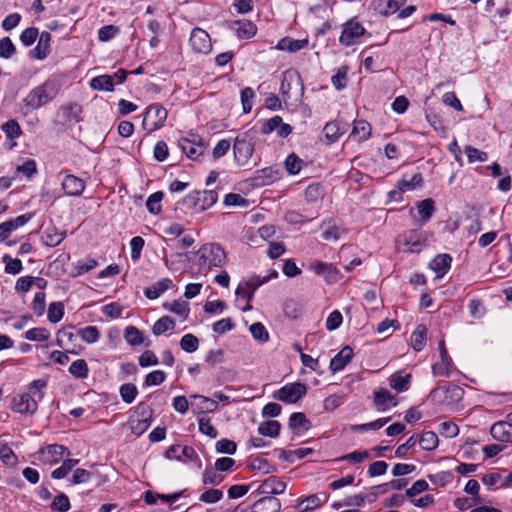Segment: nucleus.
Wrapping results in <instances>:
<instances>
[{"mask_svg":"<svg viewBox=\"0 0 512 512\" xmlns=\"http://www.w3.org/2000/svg\"><path fill=\"white\" fill-rule=\"evenodd\" d=\"M46 386L45 380H33L28 385V392L19 393L13 397L12 409L20 414H34L38 409V402L43 399V390Z\"/></svg>","mask_w":512,"mask_h":512,"instance_id":"1","label":"nucleus"},{"mask_svg":"<svg viewBox=\"0 0 512 512\" xmlns=\"http://www.w3.org/2000/svg\"><path fill=\"white\" fill-rule=\"evenodd\" d=\"M60 88L59 81L49 78L30 90L23 102L29 109L37 110L53 101L59 94Z\"/></svg>","mask_w":512,"mask_h":512,"instance_id":"2","label":"nucleus"},{"mask_svg":"<svg viewBox=\"0 0 512 512\" xmlns=\"http://www.w3.org/2000/svg\"><path fill=\"white\" fill-rule=\"evenodd\" d=\"M196 264L199 273L206 274L212 268L222 267L226 262V253L222 247L215 243H208L196 252Z\"/></svg>","mask_w":512,"mask_h":512,"instance_id":"3","label":"nucleus"},{"mask_svg":"<svg viewBox=\"0 0 512 512\" xmlns=\"http://www.w3.org/2000/svg\"><path fill=\"white\" fill-rule=\"evenodd\" d=\"M426 232L418 229L404 231L397 237V245L403 252L418 253L427 245Z\"/></svg>","mask_w":512,"mask_h":512,"instance_id":"4","label":"nucleus"},{"mask_svg":"<svg viewBox=\"0 0 512 512\" xmlns=\"http://www.w3.org/2000/svg\"><path fill=\"white\" fill-rule=\"evenodd\" d=\"M255 142L249 133H243L235 138L233 145L234 160L238 166L248 164L254 152Z\"/></svg>","mask_w":512,"mask_h":512,"instance_id":"5","label":"nucleus"},{"mask_svg":"<svg viewBox=\"0 0 512 512\" xmlns=\"http://www.w3.org/2000/svg\"><path fill=\"white\" fill-rule=\"evenodd\" d=\"M218 200V194L214 190L193 191L183 200V204L190 209L204 211L212 207Z\"/></svg>","mask_w":512,"mask_h":512,"instance_id":"6","label":"nucleus"},{"mask_svg":"<svg viewBox=\"0 0 512 512\" xmlns=\"http://www.w3.org/2000/svg\"><path fill=\"white\" fill-rule=\"evenodd\" d=\"M167 115L168 112L162 105L152 104L146 108L142 126L148 132L156 131L164 125Z\"/></svg>","mask_w":512,"mask_h":512,"instance_id":"7","label":"nucleus"},{"mask_svg":"<svg viewBox=\"0 0 512 512\" xmlns=\"http://www.w3.org/2000/svg\"><path fill=\"white\" fill-rule=\"evenodd\" d=\"M307 393V387L301 382L288 383L276 391L274 398L287 404L299 401Z\"/></svg>","mask_w":512,"mask_h":512,"instance_id":"8","label":"nucleus"},{"mask_svg":"<svg viewBox=\"0 0 512 512\" xmlns=\"http://www.w3.org/2000/svg\"><path fill=\"white\" fill-rule=\"evenodd\" d=\"M366 29L355 19H350L343 24L339 42L344 46H352L359 42Z\"/></svg>","mask_w":512,"mask_h":512,"instance_id":"9","label":"nucleus"},{"mask_svg":"<svg viewBox=\"0 0 512 512\" xmlns=\"http://www.w3.org/2000/svg\"><path fill=\"white\" fill-rule=\"evenodd\" d=\"M38 454L41 462L52 465L60 462L65 455H70V452L63 445L51 444L41 448Z\"/></svg>","mask_w":512,"mask_h":512,"instance_id":"10","label":"nucleus"},{"mask_svg":"<svg viewBox=\"0 0 512 512\" xmlns=\"http://www.w3.org/2000/svg\"><path fill=\"white\" fill-rule=\"evenodd\" d=\"M189 43L192 49L198 53L207 54L212 49L209 34L201 28H194L192 30Z\"/></svg>","mask_w":512,"mask_h":512,"instance_id":"11","label":"nucleus"},{"mask_svg":"<svg viewBox=\"0 0 512 512\" xmlns=\"http://www.w3.org/2000/svg\"><path fill=\"white\" fill-rule=\"evenodd\" d=\"M286 490V483L275 476L265 479L255 490L256 495L272 496L283 494Z\"/></svg>","mask_w":512,"mask_h":512,"instance_id":"12","label":"nucleus"},{"mask_svg":"<svg viewBox=\"0 0 512 512\" xmlns=\"http://www.w3.org/2000/svg\"><path fill=\"white\" fill-rule=\"evenodd\" d=\"M31 214H23L14 219L5 221L0 224V242H6L11 233L18 228L24 226L31 219Z\"/></svg>","mask_w":512,"mask_h":512,"instance_id":"13","label":"nucleus"},{"mask_svg":"<svg viewBox=\"0 0 512 512\" xmlns=\"http://www.w3.org/2000/svg\"><path fill=\"white\" fill-rule=\"evenodd\" d=\"M190 398L194 400L191 402V406L195 414L212 413L218 408L217 401L206 396L193 394Z\"/></svg>","mask_w":512,"mask_h":512,"instance_id":"14","label":"nucleus"},{"mask_svg":"<svg viewBox=\"0 0 512 512\" xmlns=\"http://www.w3.org/2000/svg\"><path fill=\"white\" fill-rule=\"evenodd\" d=\"M492 438L501 443H512V423L508 421L495 422L490 428Z\"/></svg>","mask_w":512,"mask_h":512,"instance_id":"15","label":"nucleus"},{"mask_svg":"<svg viewBox=\"0 0 512 512\" xmlns=\"http://www.w3.org/2000/svg\"><path fill=\"white\" fill-rule=\"evenodd\" d=\"M373 403L376 406L377 410L380 412H384L391 407L397 406V400L395 395H393L387 389H380L374 392Z\"/></svg>","mask_w":512,"mask_h":512,"instance_id":"16","label":"nucleus"},{"mask_svg":"<svg viewBox=\"0 0 512 512\" xmlns=\"http://www.w3.org/2000/svg\"><path fill=\"white\" fill-rule=\"evenodd\" d=\"M51 34L47 31L40 33L35 48L30 50L29 55L33 59L44 60L50 53Z\"/></svg>","mask_w":512,"mask_h":512,"instance_id":"17","label":"nucleus"},{"mask_svg":"<svg viewBox=\"0 0 512 512\" xmlns=\"http://www.w3.org/2000/svg\"><path fill=\"white\" fill-rule=\"evenodd\" d=\"M61 185L67 196H80L85 189L84 181L72 174L66 175Z\"/></svg>","mask_w":512,"mask_h":512,"instance_id":"18","label":"nucleus"},{"mask_svg":"<svg viewBox=\"0 0 512 512\" xmlns=\"http://www.w3.org/2000/svg\"><path fill=\"white\" fill-rule=\"evenodd\" d=\"M180 147L186 156L192 160H196L204 151L202 139L199 137H194V139H182L180 141Z\"/></svg>","mask_w":512,"mask_h":512,"instance_id":"19","label":"nucleus"},{"mask_svg":"<svg viewBox=\"0 0 512 512\" xmlns=\"http://www.w3.org/2000/svg\"><path fill=\"white\" fill-rule=\"evenodd\" d=\"M280 510L281 502L273 496H263L251 506V512H279Z\"/></svg>","mask_w":512,"mask_h":512,"instance_id":"20","label":"nucleus"},{"mask_svg":"<svg viewBox=\"0 0 512 512\" xmlns=\"http://www.w3.org/2000/svg\"><path fill=\"white\" fill-rule=\"evenodd\" d=\"M353 356V349L350 346H345L331 359L329 366L330 370L333 373L343 370L345 366L352 360Z\"/></svg>","mask_w":512,"mask_h":512,"instance_id":"21","label":"nucleus"},{"mask_svg":"<svg viewBox=\"0 0 512 512\" xmlns=\"http://www.w3.org/2000/svg\"><path fill=\"white\" fill-rule=\"evenodd\" d=\"M441 393H445V400L447 403L458 402L462 399L463 389L458 385L451 384L447 387L435 388L430 392V396L436 398Z\"/></svg>","mask_w":512,"mask_h":512,"instance_id":"22","label":"nucleus"},{"mask_svg":"<svg viewBox=\"0 0 512 512\" xmlns=\"http://www.w3.org/2000/svg\"><path fill=\"white\" fill-rule=\"evenodd\" d=\"M246 284H239L235 294H236V306L242 310L243 312L250 311L252 306L250 305L251 300L253 299L254 293L251 290H248Z\"/></svg>","mask_w":512,"mask_h":512,"instance_id":"23","label":"nucleus"},{"mask_svg":"<svg viewBox=\"0 0 512 512\" xmlns=\"http://www.w3.org/2000/svg\"><path fill=\"white\" fill-rule=\"evenodd\" d=\"M174 287L173 281L170 278H162L154 283L152 286L145 290V296L154 300L160 297L164 292Z\"/></svg>","mask_w":512,"mask_h":512,"instance_id":"24","label":"nucleus"},{"mask_svg":"<svg viewBox=\"0 0 512 512\" xmlns=\"http://www.w3.org/2000/svg\"><path fill=\"white\" fill-rule=\"evenodd\" d=\"M452 257L443 253L437 255L429 264L430 268L436 273L437 277H443L451 268Z\"/></svg>","mask_w":512,"mask_h":512,"instance_id":"25","label":"nucleus"},{"mask_svg":"<svg viewBox=\"0 0 512 512\" xmlns=\"http://www.w3.org/2000/svg\"><path fill=\"white\" fill-rule=\"evenodd\" d=\"M372 133V127L371 125L361 119V120H355L353 122V128L351 131V137L358 142L366 141L370 138Z\"/></svg>","mask_w":512,"mask_h":512,"instance_id":"26","label":"nucleus"},{"mask_svg":"<svg viewBox=\"0 0 512 512\" xmlns=\"http://www.w3.org/2000/svg\"><path fill=\"white\" fill-rule=\"evenodd\" d=\"M411 374L402 371L393 373L389 378V385L397 392H405L410 388Z\"/></svg>","mask_w":512,"mask_h":512,"instance_id":"27","label":"nucleus"},{"mask_svg":"<svg viewBox=\"0 0 512 512\" xmlns=\"http://www.w3.org/2000/svg\"><path fill=\"white\" fill-rule=\"evenodd\" d=\"M321 228L323 230L322 237L327 241H337L347 232L345 228L337 226L331 220L323 222Z\"/></svg>","mask_w":512,"mask_h":512,"instance_id":"28","label":"nucleus"},{"mask_svg":"<svg viewBox=\"0 0 512 512\" xmlns=\"http://www.w3.org/2000/svg\"><path fill=\"white\" fill-rule=\"evenodd\" d=\"M307 45V39H293L290 37H284L278 41L276 49L294 53L301 49H304Z\"/></svg>","mask_w":512,"mask_h":512,"instance_id":"29","label":"nucleus"},{"mask_svg":"<svg viewBox=\"0 0 512 512\" xmlns=\"http://www.w3.org/2000/svg\"><path fill=\"white\" fill-rule=\"evenodd\" d=\"M60 110L63 114L65 122L67 123H76L81 120L80 115L82 113V108L77 103H69L67 105H63Z\"/></svg>","mask_w":512,"mask_h":512,"instance_id":"30","label":"nucleus"},{"mask_svg":"<svg viewBox=\"0 0 512 512\" xmlns=\"http://www.w3.org/2000/svg\"><path fill=\"white\" fill-rule=\"evenodd\" d=\"M163 307L165 310L176 314L183 320H185L190 313V308H189L188 303L185 301H182V300H174L170 303H165L163 305Z\"/></svg>","mask_w":512,"mask_h":512,"instance_id":"31","label":"nucleus"},{"mask_svg":"<svg viewBox=\"0 0 512 512\" xmlns=\"http://www.w3.org/2000/svg\"><path fill=\"white\" fill-rule=\"evenodd\" d=\"M324 134L331 142H335L346 131V125L338 121L328 122L324 126Z\"/></svg>","mask_w":512,"mask_h":512,"instance_id":"32","label":"nucleus"},{"mask_svg":"<svg viewBox=\"0 0 512 512\" xmlns=\"http://www.w3.org/2000/svg\"><path fill=\"white\" fill-rule=\"evenodd\" d=\"M123 337L130 346H139L144 342L143 333L135 326L129 325L124 329Z\"/></svg>","mask_w":512,"mask_h":512,"instance_id":"33","label":"nucleus"},{"mask_svg":"<svg viewBox=\"0 0 512 512\" xmlns=\"http://www.w3.org/2000/svg\"><path fill=\"white\" fill-rule=\"evenodd\" d=\"M281 425L276 420H268L259 424L258 432L262 436L276 438L279 435Z\"/></svg>","mask_w":512,"mask_h":512,"instance_id":"34","label":"nucleus"},{"mask_svg":"<svg viewBox=\"0 0 512 512\" xmlns=\"http://www.w3.org/2000/svg\"><path fill=\"white\" fill-rule=\"evenodd\" d=\"M176 326L175 321L169 316L159 318L152 326V332L155 336H160L166 331L173 330Z\"/></svg>","mask_w":512,"mask_h":512,"instance_id":"35","label":"nucleus"},{"mask_svg":"<svg viewBox=\"0 0 512 512\" xmlns=\"http://www.w3.org/2000/svg\"><path fill=\"white\" fill-rule=\"evenodd\" d=\"M224 479L225 476L222 475L221 472H218L215 467H206L202 475V482L204 485L217 486L220 485Z\"/></svg>","mask_w":512,"mask_h":512,"instance_id":"36","label":"nucleus"},{"mask_svg":"<svg viewBox=\"0 0 512 512\" xmlns=\"http://www.w3.org/2000/svg\"><path fill=\"white\" fill-rule=\"evenodd\" d=\"M90 87L93 90L98 91H113L114 85L112 83V78L109 77L108 74L100 75L94 77L90 81Z\"/></svg>","mask_w":512,"mask_h":512,"instance_id":"37","label":"nucleus"},{"mask_svg":"<svg viewBox=\"0 0 512 512\" xmlns=\"http://www.w3.org/2000/svg\"><path fill=\"white\" fill-rule=\"evenodd\" d=\"M426 333L427 331L425 326H418L411 334L410 342L415 351L419 352L424 348L426 343Z\"/></svg>","mask_w":512,"mask_h":512,"instance_id":"38","label":"nucleus"},{"mask_svg":"<svg viewBox=\"0 0 512 512\" xmlns=\"http://www.w3.org/2000/svg\"><path fill=\"white\" fill-rule=\"evenodd\" d=\"M452 365L451 358H440L439 361L432 365V374L434 376L449 377Z\"/></svg>","mask_w":512,"mask_h":512,"instance_id":"39","label":"nucleus"},{"mask_svg":"<svg viewBox=\"0 0 512 512\" xmlns=\"http://www.w3.org/2000/svg\"><path fill=\"white\" fill-rule=\"evenodd\" d=\"M68 370L72 376L79 379H85L89 374V368L84 359H77L73 361Z\"/></svg>","mask_w":512,"mask_h":512,"instance_id":"40","label":"nucleus"},{"mask_svg":"<svg viewBox=\"0 0 512 512\" xmlns=\"http://www.w3.org/2000/svg\"><path fill=\"white\" fill-rule=\"evenodd\" d=\"M419 444L423 450L432 451L438 447V436L433 431H426L421 435Z\"/></svg>","mask_w":512,"mask_h":512,"instance_id":"41","label":"nucleus"},{"mask_svg":"<svg viewBox=\"0 0 512 512\" xmlns=\"http://www.w3.org/2000/svg\"><path fill=\"white\" fill-rule=\"evenodd\" d=\"M24 337L29 341L44 342L50 338V332L46 328L35 327L27 330Z\"/></svg>","mask_w":512,"mask_h":512,"instance_id":"42","label":"nucleus"},{"mask_svg":"<svg viewBox=\"0 0 512 512\" xmlns=\"http://www.w3.org/2000/svg\"><path fill=\"white\" fill-rule=\"evenodd\" d=\"M78 463H79L78 459H67V460H65L60 467L56 468L52 472L51 477L53 479H63V478H65L73 470V468Z\"/></svg>","mask_w":512,"mask_h":512,"instance_id":"43","label":"nucleus"},{"mask_svg":"<svg viewBox=\"0 0 512 512\" xmlns=\"http://www.w3.org/2000/svg\"><path fill=\"white\" fill-rule=\"evenodd\" d=\"M303 166V160L298 157L295 153H291L287 156L285 160V169L291 174L295 175L300 172Z\"/></svg>","mask_w":512,"mask_h":512,"instance_id":"44","label":"nucleus"},{"mask_svg":"<svg viewBox=\"0 0 512 512\" xmlns=\"http://www.w3.org/2000/svg\"><path fill=\"white\" fill-rule=\"evenodd\" d=\"M78 335L82 341L88 344L97 342L100 337L99 330L96 326H86L78 331Z\"/></svg>","mask_w":512,"mask_h":512,"instance_id":"45","label":"nucleus"},{"mask_svg":"<svg viewBox=\"0 0 512 512\" xmlns=\"http://www.w3.org/2000/svg\"><path fill=\"white\" fill-rule=\"evenodd\" d=\"M64 316V305L62 302H52L49 305L47 318L51 323H58Z\"/></svg>","mask_w":512,"mask_h":512,"instance_id":"46","label":"nucleus"},{"mask_svg":"<svg viewBox=\"0 0 512 512\" xmlns=\"http://www.w3.org/2000/svg\"><path fill=\"white\" fill-rule=\"evenodd\" d=\"M377 495H378V492H375V491L371 493V498H369V495L363 494V493L353 495L344 500V505L359 507L364 504L366 499H368L369 502L375 501V499L377 498Z\"/></svg>","mask_w":512,"mask_h":512,"instance_id":"47","label":"nucleus"},{"mask_svg":"<svg viewBox=\"0 0 512 512\" xmlns=\"http://www.w3.org/2000/svg\"><path fill=\"white\" fill-rule=\"evenodd\" d=\"M407 485V481L404 479H395L384 484H380L372 487V490L379 493H386L389 490H401Z\"/></svg>","mask_w":512,"mask_h":512,"instance_id":"48","label":"nucleus"},{"mask_svg":"<svg viewBox=\"0 0 512 512\" xmlns=\"http://www.w3.org/2000/svg\"><path fill=\"white\" fill-rule=\"evenodd\" d=\"M119 392L122 400L127 404L132 403L138 395L137 387L132 383L121 385Z\"/></svg>","mask_w":512,"mask_h":512,"instance_id":"49","label":"nucleus"},{"mask_svg":"<svg viewBox=\"0 0 512 512\" xmlns=\"http://www.w3.org/2000/svg\"><path fill=\"white\" fill-rule=\"evenodd\" d=\"M236 34L239 38L249 39L256 34L257 28L251 21L238 22Z\"/></svg>","mask_w":512,"mask_h":512,"instance_id":"50","label":"nucleus"},{"mask_svg":"<svg viewBox=\"0 0 512 512\" xmlns=\"http://www.w3.org/2000/svg\"><path fill=\"white\" fill-rule=\"evenodd\" d=\"M16 53V47L9 37L0 39V58L10 59Z\"/></svg>","mask_w":512,"mask_h":512,"instance_id":"51","label":"nucleus"},{"mask_svg":"<svg viewBox=\"0 0 512 512\" xmlns=\"http://www.w3.org/2000/svg\"><path fill=\"white\" fill-rule=\"evenodd\" d=\"M422 182V176L419 173H416L410 177V179H406L404 177L401 181L398 182V188L405 192V191H411L417 186H419Z\"/></svg>","mask_w":512,"mask_h":512,"instance_id":"52","label":"nucleus"},{"mask_svg":"<svg viewBox=\"0 0 512 512\" xmlns=\"http://www.w3.org/2000/svg\"><path fill=\"white\" fill-rule=\"evenodd\" d=\"M180 346L185 352L193 353L199 347V340L193 334H185L180 340Z\"/></svg>","mask_w":512,"mask_h":512,"instance_id":"53","label":"nucleus"},{"mask_svg":"<svg viewBox=\"0 0 512 512\" xmlns=\"http://www.w3.org/2000/svg\"><path fill=\"white\" fill-rule=\"evenodd\" d=\"M418 213L424 221H428L434 212V201L432 199H424L417 205Z\"/></svg>","mask_w":512,"mask_h":512,"instance_id":"54","label":"nucleus"},{"mask_svg":"<svg viewBox=\"0 0 512 512\" xmlns=\"http://www.w3.org/2000/svg\"><path fill=\"white\" fill-rule=\"evenodd\" d=\"M162 199L163 193L160 191L151 194L146 201V207L148 211L152 214H158L161 211Z\"/></svg>","mask_w":512,"mask_h":512,"instance_id":"55","label":"nucleus"},{"mask_svg":"<svg viewBox=\"0 0 512 512\" xmlns=\"http://www.w3.org/2000/svg\"><path fill=\"white\" fill-rule=\"evenodd\" d=\"M64 238V232H59L56 229H53L45 232L44 242L47 246L54 247L59 245L64 240Z\"/></svg>","mask_w":512,"mask_h":512,"instance_id":"56","label":"nucleus"},{"mask_svg":"<svg viewBox=\"0 0 512 512\" xmlns=\"http://www.w3.org/2000/svg\"><path fill=\"white\" fill-rule=\"evenodd\" d=\"M3 263L5 264V272L8 274L16 275L23 268L21 260L13 259L8 255L3 256Z\"/></svg>","mask_w":512,"mask_h":512,"instance_id":"57","label":"nucleus"},{"mask_svg":"<svg viewBox=\"0 0 512 512\" xmlns=\"http://www.w3.org/2000/svg\"><path fill=\"white\" fill-rule=\"evenodd\" d=\"M308 420L304 413L295 412L291 414L289 418V427L292 429H300L308 430Z\"/></svg>","mask_w":512,"mask_h":512,"instance_id":"58","label":"nucleus"},{"mask_svg":"<svg viewBox=\"0 0 512 512\" xmlns=\"http://www.w3.org/2000/svg\"><path fill=\"white\" fill-rule=\"evenodd\" d=\"M98 266V263L95 259L87 258L84 260H80L75 263L76 274L75 276H80L84 273H87Z\"/></svg>","mask_w":512,"mask_h":512,"instance_id":"59","label":"nucleus"},{"mask_svg":"<svg viewBox=\"0 0 512 512\" xmlns=\"http://www.w3.org/2000/svg\"><path fill=\"white\" fill-rule=\"evenodd\" d=\"M439 433L445 438H454L459 434V428L455 423L445 421L440 423Z\"/></svg>","mask_w":512,"mask_h":512,"instance_id":"60","label":"nucleus"},{"mask_svg":"<svg viewBox=\"0 0 512 512\" xmlns=\"http://www.w3.org/2000/svg\"><path fill=\"white\" fill-rule=\"evenodd\" d=\"M223 497V492L219 489H209L202 493L199 500L203 503L214 504L219 502Z\"/></svg>","mask_w":512,"mask_h":512,"instance_id":"61","label":"nucleus"},{"mask_svg":"<svg viewBox=\"0 0 512 512\" xmlns=\"http://www.w3.org/2000/svg\"><path fill=\"white\" fill-rule=\"evenodd\" d=\"M254 97L255 93L250 87H246L241 91V103L244 113L251 111Z\"/></svg>","mask_w":512,"mask_h":512,"instance_id":"62","label":"nucleus"},{"mask_svg":"<svg viewBox=\"0 0 512 512\" xmlns=\"http://www.w3.org/2000/svg\"><path fill=\"white\" fill-rule=\"evenodd\" d=\"M198 424H199V431L202 434H204L212 439L217 437L218 432H217L216 428L212 425L211 420L209 418H200L198 420Z\"/></svg>","mask_w":512,"mask_h":512,"instance_id":"63","label":"nucleus"},{"mask_svg":"<svg viewBox=\"0 0 512 512\" xmlns=\"http://www.w3.org/2000/svg\"><path fill=\"white\" fill-rule=\"evenodd\" d=\"M215 449L218 453L223 454H234L237 449V445L234 441L228 439H221L216 442Z\"/></svg>","mask_w":512,"mask_h":512,"instance_id":"64","label":"nucleus"}]
</instances>
